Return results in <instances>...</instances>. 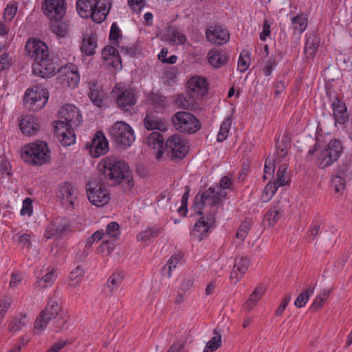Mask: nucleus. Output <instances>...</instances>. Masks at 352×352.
<instances>
[{
	"label": "nucleus",
	"instance_id": "cd10ccee",
	"mask_svg": "<svg viewBox=\"0 0 352 352\" xmlns=\"http://www.w3.org/2000/svg\"><path fill=\"white\" fill-rule=\"evenodd\" d=\"M168 123L153 114H147L144 118V126L148 130L157 129L164 131L167 129Z\"/></svg>",
	"mask_w": 352,
	"mask_h": 352
},
{
	"label": "nucleus",
	"instance_id": "9b49d317",
	"mask_svg": "<svg viewBox=\"0 0 352 352\" xmlns=\"http://www.w3.org/2000/svg\"><path fill=\"white\" fill-rule=\"evenodd\" d=\"M352 179V168L346 161H342L339 165L336 174L332 177V183L336 193L342 195L346 183Z\"/></svg>",
	"mask_w": 352,
	"mask_h": 352
},
{
	"label": "nucleus",
	"instance_id": "f03ea898",
	"mask_svg": "<svg viewBox=\"0 0 352 352\" xmlns=\"http://www.w3.org/2000/svg\"><path fill=\"white\" fill-rule=\"evenodd\" d=\"M25 50L34 60L33 74L43 78H50L56 74L58 68L53 59L50 58L47 45L37 38L29 39Z\"/></svg>",
	"mask_w": 352,
	"mask_h": 352
},
{
	"label": "nucleus",
	"instance_id": "e433bc0d",
	"mask_svg": "<svg viewBox=\"0 0 352 352\" xmlns=\"http://www.w3.org/2000/svg\"><path fill=\"white\" fill-rule=\"evenodd\" d=\"M89 97L94 105L101 108L105 98V94L101 89L96 88V85H94L93 87L90 88Z\"/></svg>",
	"mask_w": 352,
	"mask_h": 352
},
{
	"label": "nucleus",
	"instance_id": "6e6552de",
	"mask_svg": "<svg viewBox=\"0 0 352 352\" xmlns=\"http://www.w3.org/2000/svg\"><path fill=\"white\" fill-rule=\"evenodd\" d=\"M188 152V147L184 139L180 135L175 134L170 136L163 148V154L173 161L182 160Z\"/></svg>",
	"mask_w": 352,
	"mask_h": 352
},
{
	"label": "nucleus",
	"instance_id": "09e8293b",
	"mask_svg": "<svg viewBox=\"0 0 352 352\" xmlns=\"http://www.w3.org/2000/svg\"><path fill=\"white\" fill-rule=\"evenodd\" d=\"M331 292V289L324 292L322 294H318L311 305V307L318 310L322 307L323 303L328 298Z\"/></svg>",
	"mask_w": 352,
	"mask_h": 352
},
{
	"label": "nucleus",
	"instance_id": "9d476101",
	"mask_svg": "<svg viewBox=\"0 0 352 352\" xmlns=\"http://www.w3.org/2000/svg\"><path fill=\"white\" fill-rule=\"evenodd\" d=\"M48 92L46 89L36 87V89H28L24 96L25 107L36 111L42 109L47 102Z\"/></svg>",
	"mask_w": 352,
	"mask_h": 352
},
{
	"label": "nucleus",
	"instance_id": "393cba45",
	"mask_svg": "<svg viewBox=\"0 0 352 352\" xmlns=\"http://www.w3.org/2000/svg\"><path fill=\"white\" fill-rule=\"evenodd\" d=\"M228 55L223 50L212 49L208 53L209 63L214 68H219L224 65L228 60Z\"/></svg>",
	"mask_w": 352,
	"mask_h": 352
},
{
	"label": "nucleus",
	"instance_id": "680f3d73",
	"mask_svg": "<svg viewBox=\"0 0 352 352\" xmlns=\"http://www.w3.org/2000/svg\"><path fill=\"white\" fill-rule=\"evenodd\" d=\"M120 36V29L116 23L111 25L109 38L111 41H114L113 44L118 43V39Z\"/></svg>",
	"mask_w": 352,
	"mask_h": 352
},
{
	"label": "nucleus",
	"instance_id": "6ab92c4d",
	"mask_svg": "<svg viewBox=\"0 0 352 352\" xmlns=\"http://www.w3.org/2000/svg\"><path fill=\"white\" fill-rule=\"evenodd\" d=\"M188 84L189 94L192 99L202 98L208 92V84L204 78L192 77Z\"/></svg>",
	"mask_w": 352,
	"mask_h": 352
},
{
	"label": "nucleus",
	"instance_id": "69168bd1",
	"mask_svg": "<svg viewBox=\"0 0 352 352\" xmlns=\"http://www.w3.org/2000/svg\"><path fill=\"white\" fill-rule=\"evenodd\" d=\"M308 300H309L308 296L306 294L301 293L296 299V300L294 302V305L297 307L301 308L306 305Z\"/></svg>",
	"mask_w": 352,
	"mask_h": 352
},
{
	"label": "nucleus",
	"instance_id": "4468645a",
	"mask_svg": "<svg viewBox=\"0 0 352 352\" xmlns=\"http://www.w3.org/2000/svg\"><path fill=\"white\" fill-rule=\"evenodd\" d=\"M92 157H98L104 155L109 150L108 140L101 131L96 133L90 144H86Z\"/></svg>",
	"mask_w": 352,
	"mask_h": 352
},
{
	"label": "nucleus",
	"instance_id": "7c9ffc66",
	"mask_svg": "<svg viewBox=\"0 0 352 352\" xmlns=\"http://www.w3.org/2000/svg\"><path fill=\"white\" fill-rule=\"evenodd\" d=\"M320 40L316 33L310 34L307 39L305 53L307 58H313L318 50Z\"/></svg>",
	"mask_w": 352,
	"mask_h": 352
},
{
	"label": "nucleus",
	"instance_id": "864d4df0",
	"mask_svg": "<svg viewBox=\"0 0 352 352\" xmlns=\"http://www.w3.org/2000/svg\"><path fill=\"white\" fill-rule=\"evenodd\" d=\"M194 100H196V99H192L190 97V100H186L182 95H179L176 100L178 104L186 109H192L194 108Z\"/></svg>",
	"mask_w": 352,
	"mask_h": 352
},
{
	"label": "nucleus",
	"instance_id": "de8ad7c7",
	"mask_svg": "<svg viewBox=\"0 0 352 352\" xmlns=\"http://www.w3.org/2000/svg\"><path fill=\"white\" fill-rule=\"evenodd\" d=\"M250 60L249 53L245 51L242 52L238 61V67L241 72H244L249 68Z\"/></svg>",
	"mask_w": 352,
	"mask_h": 352
},
{
	"label": "nucleus",
	"instance_id": "1a4fd4ad",
	"mask_svg": "<svg viewBox=\"0 0 352 352\" xmlns=\"http://www.w3.org/2000/svg\"><path fill=\"white\" fill-rule=\"evenodd\" d=\"M172 122L176 130L182 133H195L201 127V123L192 114L179 111L172 118Z\"/></svg>",
	"mask_w": 352,
	"mask_h": 352
},
{
	"label": "nucleus",
	"instance_id": "a211bd4d",
	"mask_svg": "<svg viewBox=\"0 0 352 352\" xmlns=\"http://www.w3.org/2000/svg\"><path fill=\"white\" fill-rule=\"evenodd\" d=\"M43 9L49 17L62 19L66 12L65 0H45Z\"/></svg>",
	"mask_w": 352,
	"mask_h": 352
},
{
	"label": "nucleus",
	"instance_id": "aec40b11",
	"mask_svg": "<svg viewBox=\"0 0 352 352\" xmlns=\"http://www.w3.org/2000/svg\"><path fill=\"white\" fill-rule=\"evenodd\" d=\"M69 221L63 218L56 219L47 228L45 236L49 239L52 237L60 238L67 230Z\"/></svg>",
	"mask_w": 352,
	"mask_h": 352
},
{
	"label": "nucleus",
	"instance_id": "bf43d9fd",
	"mask_svg": "<svg viewBox=\"0 0 352 352\" xmlns=\"http://www.w3.org/2000/svg\"><path fill=\"white\" fill-rule=\"evenodd\" d=\"M129 5L135 12H140L145 6L144 0H128Z\"/></svg>",
	"mask_w": 352,
	"mask_h": 352
},
{
	"label": "nucleus",
	"instance_id": "0e129e2a",
	"mask_svg": "<svg viewBox=\"0 0 352 352\" xmlns=\"http://www.w3.org/2000/svg\"><path fill=\"white\" fill-rule=\"evenodd\" d=\"M179 258L178 256L175 255L170 257V258L168 260L167 265H168V277L171 276V271L173 268H175L178 262H179Z\"/></svg>",
	"mask_w": 352,
	"mask_h": 352
},
{
	"label": "nucleus",
	"instance_id": "7ed1b4c3",
	"mask_svg": "<svg viewBox=\"0 0 352 352\" xmlns=\"http://www.w3.org/2000/svg\"><path fill=\"white\" fill-rule=\"evenodd\" d=\"M342 145L339 140H331L324 148H319L315 146L308 153L311 157L314 154L317 156L316 163L319 168H324L337 161L342 152Z\"/></svg>",
	"mask_w": 352,
	"mask_h": 352
},
{
	"label": "nucleus",
	"instance_id": "c9c22d12",
	"mask_svg": "<svg viewBox=\"0 0 352 352\" xmlns=\"http://www.w3.org/2000/svg\"><path fill=\"white\" fill-rule=\"evenodd\" d=\"M278 139H280L278 138ZM291 139L290 137L285 134L281 138V140H278L276 143L277 153L281 158L285 157L287 154V151L290 148Z\"/></svg>",
	"mask_w": 352,
	"mask_h": 352
},
{
	"label": "nucleus",
	"instance_id": "dca6fc26",
	"mask_svg": "<svg viewBox=\"0 0 352 352\" xmlns=\"http://www.w3.org/2000/svg\"><path fill=\"white\" fill-rule=\"evenodd\" d=\"M118 94L116 102L120 108L127 110L128 107L133 106L136 103V96L134 90L131 88L122 89L120 85H116L112 91Z\"/></svg>",
	"mask_w": 352,
	"mask_h": 352
},
{
	"label": "nucleus",
	"instance_id": "4c0bfd02",
	"mask_svg": "<svg viewBox=\"0 0 352 352\" xmlns=\"http://www.w3.org/2000/svg\"><path fill=\"white\" fill-rule=\"evenodd\" d=\"M107 14L104 1H102L96 8H94L89 16L92 18L94 22L100 23L106 19Z\"/></svg>",
	"mask_w": 352,
	"mask_h": 352
},
{
	"label": "nucleus",
	"instance_id": "4be33fe9",
	"mask_svg": "<svg viewBox=\"0 0 352 352\" xmlns=\"http://www.w3.org/2000/svg\"><path fill=\"white\" fill-rule=\"evenodd\" d=\"M146 144L153 148L156 159L160 160L164 148L163 136L157 131L152 132L146 138Z\"/></svg>",
	"mask_w": 352,
	"mask_h": 352
},
{
	"label": "nucleus",
	"instance_id": "6e6d98bb",
	"mask_svg": "<svg viewBox=\"0 0 352 352\" xmlns=\"http://www.w3.org/2000/svg\"><path fill=\"white\" fill-rule=\"evenodd\" d=\"M275 168V160L274 158L267 157L265 162L264 173L265 175H274Z\"/></svg>",
	"mask_w": 352,
	"mask_h": 352
},
{
	"label": "nucleus",
	"instance_id": "c85d7f7f",
	"mask_svg": "<svg viewBox=\"0 0 352 352\" xmlns=\"http://www.w3.org/2000/svg\"><path fill=\"white\" fill-rule=\"evenodd\" d=\"M102 56L105 60H109L110 58H116V60L107 63V64L111 65L115 68H118L122 66L121 58L118 51L113 46L104 47L102 51Z\"/></svg>",
	"mask_w": 352,
	"mask_h": 352
},
{
	"label": "nucleus",
	"instance_id": "603ef678",
	"mask_svg": "<svg viewBox=\"0 0 352 352\" xmlns=\"http://www.w3.org/2000/svg\"><path fill=\"white\" fill-rule=\"evenodd\" d=\"M232 186V176L231 175H226L223 177L218 186H217V189L220 190H222L225 191V189L230 188Z\"/></svg>",
	"mask_w": 352,
	"mask_h": 352
},
{
	"label": "nucleus",
	"instance_id": "0eeeda50",
	"mask_svg": "<svg viewBox=\"0 0 352 352\" xmlns=\"http://www.w3.org/2000/svg\"><path fill=\"white\" fill-rule=\"evenodd\" d=\"M109 133L116 144L122 148L129 147L135 139L131 126L122 121L116 122L111 127Z\"/></svg>",
	"mask_w": 352,
	"mask_h": 352
},
{
	"label": "nucleus",
	"instance_id": "5701e85b",
	"mask_svg": "<svg viewBox=\"0 0 352 352\" xmlns=\"http://www.w3.org/2000/svg\"><path fill=\"white\" fill-rule=\"evenodd\" d=\"M19 126L22 133L27 135L35 134L40 126L37 120L30 115L22 116Z\"/></svg>",
	"mask_w": 352,
	"mask_h": 352
},
{
	"label": "nucleus",
	"instance_id": "412c9836",
	"mask_svg": "<svg viewBox=\"0 0 352 352\" xmlns=\"http://www.w3.org/2000/svg\"><path fill=\"white\" fill-rule=\"evenodd\" d=\"M206 37L210 43L221 45L228 41L230 35L226 30L219 26H211L206 30Z\"/></svg>",
	"mask_w": 352,
	"mask_h": 352
},
{
	"label": "nucleus",
	"instance_id": "49530a36",
	"mask_svg": "<svg viewBox=\"0 0 352 352\" xmlns=\"http://www.w3.org/2000/svg\"><path fill=\"white\" fill-rule=\"evenodd\" d=\"M160 229L149 228L139 233L137 239L139 241H146L153 237L157 236L160 234Z\"/></svg>",
	"mask_w": 352,
	"mask_h": 352
},
{
	"label": "nucleus",
	"instance_id": "052dcab7",
	"mask_svg": "<svg viewBox=\"0 0 352 352\" xmlns=\"http://www.w3.org/2000/svg\"><path fill=\"white\" fill-rule=\"evenodd\" d=\"M119 225L116 222H111L107 226L106 232L107 234L111 235L113 237H116L118 232Z\"/></svg>",
	"mask_w": 352,
	"mask_h": 352
},
{
	"label": "nucleus",
	"instance_id": "f3484780",
	"mask_svg": "<svg viewBox=\"0 0 352 352\" xmlns=\"http://www.w3.org/2000/svg\"><path fill=\"white\" fill-rule=\"evenodd\" d=\"M57 197L63 205L69 204L74 207L78 197V190L72 184L64 182L58 187Z\"/></svg>",
	"mask_w": 352,
	"mask_h": 352
},
{
	"label": "nucleus",
	"instance_id": "f8f14e48",
	"mask_svg": "<svg viewBox=\"0 0 352 352\" xmlns=\"http://www.w3.org/2000/svg\"><path fill=\"white\" fill-rule=\"evenodd\" d=\"M59 120H63L69 126H78L82 122L79 110L74 105L65 104L58 111Z\"/></svg>",
	"mask_w": 352,
	"mask_h": 352
},
{
	"label": "nucleus",
	"instance_id": "e2e57ef3",
	"mask_svg": "<svg viewBox=\"0 0 352 352\" xmlns=\"http://www.w3.org/2000/svg\"><path fill=\"white\" fill-rule=\"evenodd\" d=\"M31 204H32V200L30 198H26L23 201V208L21 210V215H25L26 214H28V215L31 214L32 210V207H31Z\"/></svg>",
	"mask_w": 352,
	"mask_h": 352
},
{
	"label": "nucleus",
	"instance_id": "a18cd8bd",
	"mask_svg": "<svg viewBox=\"0 0 352 352\" xmlns=\"http://www.w3.org/2000/svg\"><path fill=\"white\" fill-rule=\"evenodd\" d=\"M251 221L248 219H245L244 221H243L236 233V237L243 241L248 234V232L251 228Z\"/></svg>",
	"mask_w": 352,
	"mask_h": 352
},
{
	"label": "nucleus",
	"instance_id": "c03bdc74",
	"mask_svg": "<svg viewBox=\"0 0 352 352\" xmlns=\"http://www.w3.org/2000/svg\"><path fill=\"white\" fill-rule=\"evenodd\" d=\"M169 41L173 45H182L186 41V37L179 30L172 29L168 31Z\"/></svg>",
	"mask_w": 352,
	"mask_h": 352
},
{
	"label": "nucleus",
	"instance_id": "a878e982",
	"mask_svg": "<svg viewBox=\"0 0 352 352\" xmlns=\"http://www.w3.org/2000/svg\"><path fill=\"white\" fill-rule=\"evenodd\" d=\"M331 106L336 123L340 124L345 123L349 118V114L345 104L336 98L333 102Z\"/></svg>",
	"mask_w": 352,
	"mask_h": 352
},
{
	"label": "nucleus",
	"instance_id": "39448f33",
	"mask_svg": "<svg viewBox=\"0 0 352 352\" xmlns=\"http://www.w3.org/2000/svg\"><path fill=\"white\" fill-rule=\"evenodd\" d=\"M226 192L210 187L204 192L201 194L199 192L196 195L192 207L197 214L202 215L204 213L202 210L205 206L214 207L218 206L223 199H226Z\"/></svg>",
	"mask_w": 352,
	"mask_h": 352
},
{
	"label": "nucleus",
	"instance_id": "b1692460",
	"mask_svg": "<svg viewBox=\"0 0 352 352\" xmlns=\"http://www.w3.org/2000/svg\"><path fill=\"white\" fill-rule=\"evenodd\" d=\"M97 47V36L91 31L86 32L83 35L80 50L87 56H92L95 54Z\"/></svg>",
	"mask_w": 352,
	"mask_h": 352
},
{
	"label": "nucleus",
	"instance_id": "774afa93",
	"mask_svg": "<svg viewBox=\"0 0 352 352\" xmlns=\"http://www.w3.org/2000/svg\"><path fill=\"white\" fill-rule=\"evenodd\" d=\"M67 341H58L50 346L46 352H59L67 345Z\"/></svg>",
	"mask_w": 352,
	"mask_h": 352
},
{
	"label": "nucleus",
	"instance_id": "13d9d810",
	"mask_svg": "<svg viewBox=\"0 0 352 352\" xmlns=\"http://www.w3.org/2000/svg\"><path fill=\"white\" fill-rule=\"evenodd\" d=\"M190 188L188 186H185V192L182 198V206L179 208V212L184 211L185 213L187 212L188 199L189 197Z\"/></svg>",
	"mask_w": 352,
	"mask_h": 352
},
{
	"label": "nucleus",
	"instance_id": "f257e3e1",
	"mask_svg": "<svg viewBox=\"0 0 352 352\" xmlns=\"http://www.w3.org/2000/svg\"><path fill=\"white\" fill-rule=\"evenodd\" d=\"M98 176L87 184L88 199L92 204L98 207L107 204L110 200L105 185L121 184L127 190L134 186L129 168L124 162L106 157L98 163Z\"/></svg>",
	"mask_w": 352,
	"mask_h": 352
},
{
	"label": "nucleus",
	"instance_id": "a19ab883",
	"mask_svg": "<svg viewBox=\"0 0 352 352\" xmlns=\"http://www.w3.org/2000/svg\"><path fill=\"white\" fill-rule=\"evenodd\" d=\"M53 19L54 20L51 22V28L52 32L59 36H65L67 33V25L60 21L61 19Z\"/></svg>",
	"mask_w": 352,
	"mask_h": 352
},
{
	"label": "nucleus",
	"instance_id": "8fccbe9b",
	"mask_svg": "<svg viewBox=\"0 0 352 352\" xmlns=\"http://www.w3.org/2000/svg\"><path fill=\"white\" fill-rule=\"evenodd\" d=\"M249 266V261L245 257L236 258L233 266L241 274H244Z\"/></svg>",
	"mask_w": 352,
	"mask_h": 352
},
{
	"label": "nucleus",
	"instance_id": "5fc2aeb1",
	"mask_svg": "<svg viewBox=\"0 0 352 352\" xmlns=\"http://www.w3.org/2000/svg\"><path fill=\"white\" fill-rule=\"evenodd\" d=\"M12 64V58L9 53H3L0 56V71L8 69Z\"/></svg>",
	"mask_w": 352,
	"mask_h": 352
},
{
	"label": "nucleus",
	"instance_id": "473e14b6",
	"mask_svg": "<svg viewBox=\"0 0 352 352\" xmlns=\"http://www.w3.org/2000/svg\"><path fill=\"white\" fill-rule=\"evenodd\" d=\"M213 333L214 336L207 342L204 352H213L221 346L222 337L220 331L214 329Z\"/></svg>",
	"mask_w": 352,
	"mask_h": 352
},
{
	"label": "nucleus",
	"instance_id": "ddd939ff",
	"mask_svg": "<svg viewBox=\"0 0 352 352\" xmlns=\"http://www.w3.org/2000/svg\"><path fill=\"white\" fill-rule=\"evenodd\" d=\"M76 127L67 126L63 120L54 122V133L63 146H69L74 143L76 135L74 129Z\"/></svg>",
	"mask_w": 352,
	"mask_h": 352
},
{
	"label": "nucleus",
	"instance_id": "2f4dec72",
	"mask_svg": "<svg viewBox=\"0 0 352 352\" xmlns=\"http://www.w3.org/2000/svg\"><path fill=\"white\" fill-rule=\"evenodd\" d=\"M265 293V289L261 287H256L254 291L250 295L249 298L245 301L243 307L247 311L252 310L258 304Z\"/></svg>",
	"mask_w": 352,
	"mask_h": 352
},
{
	"label": "nucleus",
	"instance_id": "37998d69",
	"mask_svg": "<svg viewBox=\"0 0 352 352\" xmlns=\"http://www.w3.org/2000/svg\"><path fill=\"white\" fill-rule=\"evenodd\" d=\"M231 125L232 119L230 116L221 124L220 130L217 135V140L219 142H221L227 138Z\"/></svg>",
	"mask_w": 352,
	"mask_h": 352
},
{
	"label": "nucleus",
	"instance_id": "338daca9",
	"mask_svg": "<svg viewBox=\"0 0 352 352\" xmlns=\"http://www.w3.org/2000/svg\"><path fill=\"white\" fill-rule=\"evenodd\" d=\"M19 242L23 244V248L30 249L31 247L30 236L28 234L21 235L18 239Z\"/></svg>",
	"mask_w": 352,
	"mask_h": 352
},
{
	"label": "nucleus",
	"instance_id": "58836bf2",
	"mask_svg": "<svg viewBox=\"0 0 352 352\" xmlns=\"http://www.w3.org/2000/svg\"><path fill=\"white\" fill-rule=\"evenodd\" d=\"M287 170V166L285 164L280 166L278 168L276 173L277 177L276 181L274 182L278 188L281 186H285L289 183V179L286 176Z\"/></svg>",
	"mask_w": 352,
	"mask_h": 352
},
{
	"label": "nucleus",
	"instance_id": "bb28decb",
	"mask_svg": "<svg viewBox=\"0 0 352 352\" xmlns=\"http://www.w3.org/2000/svg\"><path fill=\"white\" fill-rule=\"evenodd\" d=\"M27 318V314L23 312H21L19 314L14 316L8 324V331L12 333H15L18 331H21L28 324Z\"/></svg>",
	"mask_w": 352,
	"mask_h": 352
},
{
	"label": "nucleus",
	"instance_id": "79ce46f5",
	"mask_svg": "<svg viewBox=\"0 0 352 352\" xmlns=\"http://www.w3.org/2000/svg\"><path fill=\"white\" fill-rule=\"evenodd\" d=\"M83 270L80 266L76 267L70 273L69 280L71 283H69V285L74 288L78 287L80 284L82 277L83 276Z\"/></svg>",
	"mask_w": 352,
	"mask_h": 352
},
{
	"label": "nucleus",
	"instance_id": "2eb2a0df",
	"mask_svg": "<svg viewBox=\"0 0 352 352\" xmlns=\"http://www.w3.org/2000/svg\"><path fill=\"white\" fill-rule=\"evenodd\" d=\"M217 212V208L212 210L206 216V219L204 217L199 218L198 221L195 224L192 236L198 241H201L206 236L209 228L214 224L215 221L214 214Z\"/></svg>",
	"mask_w": 352,
	"mask_h": 352
},
{
	"label": "nucleus",
	"instance_id": "72a5a7b5",
	"mask_svg": "<svg viewBox=\"0 0 352 352\" xmlns=\"http://www.w3.org/2000/svg\"><path fill=\"white\" fill-rule=\"evenodd\" d=\"M65 77L69 87H75L78 85L80 76L77 71V67L74 65H70L68 67L65 69Z\"/></svg>",
	"mask_w": 352,
	"mask_h": 352
},
{
	"label": "nucleus",
	"instance_id": "f704fd0d",
	"mask_svg": "<svg viewBox=\"0 0 352 352\" xmlns=\"http://www.w3.org/2000/svg\"><path fill=\"white\" fill-rule=\"evenodd\" d=\"M292 29L298 34L302 33L307 26V18L304 14H298L292 18Z\"/></svg>",
	"mask_w": 352,
	"mask_h": 352
},
{
	"label": "nucleus",
	"instance_id": "c756f323",
	"mask_svg": "<svg viewBox=\"0 0 352 352\" xmlns=\"http://www.w3.org/2000/svg\"><path fill=\"white\" fill-rule=\"evenodd\" d=\"M283 213V206H280V203L278 201L276 205L270 208L268 212L265 214L264 219L265 221H267L269 226L272 227L277 223Z\"/></svg>",
	"mask_w": 352,
	"mask_h": 352
},
{
	"label": "nucleus",
	"instance_id": "ea45409f",
	"mask_svg": "<svg viewBox=\"0 0 352 352\" xmlns=\"http://www.w3.org/2000/svg\"><path fill=\"white\" fill-rule=\"evenodd\" d=\"M56 279V271L54 270L47 272L45 276L38 279L36 286L41 288H45L51 285Z\"/></svg>",
	"mask_w": 352,
	"mask_h": 352
},
{
	"label": "nucleus",
	"instance_id": "423d86ee",
	"mask_svg": "<svg viewBox=\"0 0 352 352\" xmlns=\"http://www.w3.org/2000/svg\"><path fill=\"white\" fill-rule=\"evenodd\" d=\"M22 157L34 165H42L50 160V151L45 142L31 143L23 148Z\"/></svg>",
	"mask_w": 352,
	"mask_h": 352
},
{
	"label": "nucleus",
	"instance_id": "3c124183",
	"mask_svg": "<svg viewBox=\"0 0 352 352\" xmlns=\"http://www.w3.org/2000/svg\"><path fill=\"white\" fill-rule=\"evenodd\" d=\"M278 188L274 183L269 182L265 187L263 192V197L265 201H269L272 198L277 191Z\"/></svg>",
	"mask_w": 352,
	"mask_h": 352
},
{
	"label": "nucleus",
	"instance_id": "4d7b16f0",
	"mask_svg": "<svg viewBox=\"0 0 352 352\" xmlns=\"http://www.w3.org/2000/svg\"><path fill=\"white\" fill-rule=\"evenodd\" d=\"M122 278L117 274H112L108 280V286L111 291L116 289L118 285L121 283Z\"/></svg>",
	"mask_w": 352,
	"mask_h": 352
},
{
	"label": "nucleus",
	"instance_id": "20e7f679",
	"mask_svg": "<svg viewBox=\"0 0 352 352\" xmlns=\"http://www.w3.org/2000/svg\"><path fill=\"white\" fill-rule=\"evenodd\" d=\"M60 311L61 307L59 303L53 299H50L45 309L40 312L34 322V333L40 334L42 333L47 327L48 322L56 316H58L56 322H58L59 320L61 322L58 324V327L59 329H63L67 322V320L64 318L63 314H60Z\"/></svg>",
	"mask_w": 352,
	"mask_h": 352
}]
</instances>
